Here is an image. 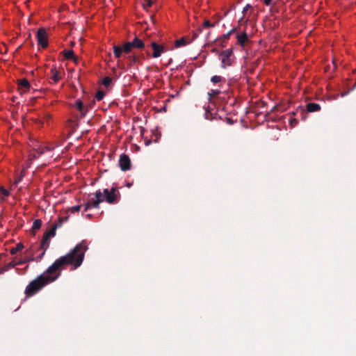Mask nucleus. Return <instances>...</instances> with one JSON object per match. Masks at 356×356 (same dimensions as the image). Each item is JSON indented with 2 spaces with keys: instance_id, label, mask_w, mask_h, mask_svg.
Instances as JSON below:
<instances>
[{
  "instance_id": "nucleus-3",
  "label": "nucleus",
  "mask_w": 356,
  "mask_h": 356,
  "mask_svg": "<svg viewBox=\"0 0 356 356\" xmlns=\"http://www.w3.org/2000/svg\"><path fill=\"white\" fill-rule=\"evenodd\" d=\"M232 49H227L222 51L220 53V57L221 59V67L226 68L227 66H230L232 63Z\"/></svg>"
},
{
  "instance_id": "nucleus-34",
  "label": "nucleus",
  "mask_w": 356,
  "mask_h": 356,
  "mask_svg": "<svg viewBox=\"0 0 356 356\" xmlns=\"http://www.w3.org/2000/svg\"><path fill=\"white\" fill-rule=\"evenodd\" d=\"M92 208L90 204L87 202L84 205V212L87 211L89 209Z\"/></svg>"
},
{
  "instance_id": "nucleus-32",
  "label": "nucleus",
  "mask_w": 356,
  "mask_h": 356,
  "mask_svg": "<svg viewBox=\"0 0 356 356\" xmlns=\"http://www.w3.org/2000/svg\"><path fill=\"white\" fill-rule=\"evenodd\" d=\"M33 121L35 123L38 124L40 126H42L44 123L42 120L38 118L33 119Z\"/></svg>"
},
{
  "instance_id": "nucleus-21",
  "label": "nucleus",
  "mask_w": 356,
  "mask_h": 356,
  "mask_svg": "<svg viewBox=\"0 0 356 356\" xmlns=\"http://www.w3.org/2000/svg\"><path fill=\"white\" fill-rule=\"evenodd\" d=\"M186 44V42L184 38H181L179 40H177L175 42V45L177 47H180Z\"/></svg>"
},
{
  "instance_id": "nucleus-12",
  "label": "nucleus",
  "mask_w": 356,
  "mask_h": 356,
  "mask_svg": "<svg viewBox=\"0 0 356 356\" xmlns=\"http://www.w3.org/2000/svg\"><path fill=\"white\" fill-rule=\"evenodd\" d=\"M129 42L133 48L143 49L145 47L144 42L138 37H135V38Z\"/></svg>"
},
{
  "instance_id": "nucleus-11",
  "label": "nucleus",
  "mask_w": 356,
  "mask_h": 356,
  "mask_svg": "<svg viewBox=\"0 0 356 356\" xmlns=\"http://www.w3.org/2000/svg\"><path fill=\"white\" fill-rule=\"evenodd\" d=\"M74 107L79 111L81 118H83L88 112V109L85 107L81 99H77L75 102Z\"/></svg>"
},
{
  "instance_id": "nucleus-25",
  "label": "nucleus",
  "mask_w": 356,
  "mask_h": 356,
  "mask_svg": "<svg viewBox=\"0 0 356 356\" xmlns=\"http://www.w3.org/2000/svg\"><path fill=\"white\" fill-rule=\"evenodd\" d=\"M104 95H105V93L104 91L98 90L97 92L96 93L95 97L97 98V100L99 101L104 98Z\"/></svg>"
},
{
  "instance_id": "nucleus-31",
  "label": "nucleus",
  "mask_w": 356,
  "mask_h": 356,
  "mask_svg": "<svg viewBox=\"0 0 356 356\" xmlns=\"http://www.w3.org/2000/svg\"><path fill=\"white\" fill-rule=\"evenodd\" d=\"M235 31L234 29L229 31L227 34L223 35V39L225 40H228L229 38L230 35Z\"/></svg>"
},
{
  "instance_id": "nucleus-9",
  "label": "nucleus",
  "mask_w": 356,
  "mask_h": 356,
  "mask_svg": "<svg viewBox=\"0 0 356 356\" xmlns=\"http://www.w3.org/2000/svg\"><path fill=\"white\" fill-rule=\"evenodd\" d=\"M119 193L117 191L116 187H112L110 192L106 196V201L109 204H113L118 200Z\"/></svg>"
},
{
  "instance_id": "nucleus-43",
  "label": "nucleus",
  "mask_w": 356,
  "mask_h": 356,
  "mask_svg": "<svg viewBox=\"0 0 356 356\" xmlns=\"http://www.w3.org/2000/svg\"><path fill=\"white\" fill-rule=\"evenodd\" d=\"M87 216H88V218H90V214H88Z\"/></svg>"
},
{
  "instance_id": "nucleus-28",
  "label": "nucleus",
  "mask_w": 356,
  "mask_h": 356,
  "mask_svg": "<svg viewBox=\"0 0 356 356\" xmlns=\"http://www.w3.org/2000/svg\"><path fill=\"white\" fill-rule=\"evenodd\" d=\"M215 24L211 23L209 20H205L203 23V26L204 28L214 27Z\"/></svg>"
},
{
  "instance_id": "nucleus-4",
  "label": "nucleus",
  "mask_w": 356,
  "mask_h": 356,
  "mask_svg": "<svg viewBox=\"0 0 356 356\" xmlns=\"http://www.w3.org/2000/svg\"><path fill=\"white\" fill-rule=\"evenodd\" d=\"M36 37L38 45L41 46L44 49L48 47V38L45 29H39L37 32Z\"/></svg>"
},
{
  "instance_id": "nucleus-42",
  "label": "nucleus",
  "mask_w": 356,
  "mask_h": 356,
  "mask_svg": "<svg viewBox=\"0 0 356 356\" xmlns=\"http://www.w3.org/2000/svg\"><path fill=\"white\" fill-rule=\"evenodd\" d=\"M28 261H34V259H33V258H31V259H29Z\"/></svg>"
},
{
  "instance_id": "nucleus-1",
  "label": "nucleus",
  "mask_w": 356,
  "mask_h": 356,
  "mask_svg": "<svg viewBox=\"0 0 356 356\" xmlns=\"http://www.w3.org/2000/svg\"><path fill=\"white\" fill-rule=\"evenodd\" d=\"M88 250L85 240L77 244L69 253L56 259L42 274L32 280L26 287L24 293L26 297H32L38 293L48 284L56 280L60 275V271L67 265L72 269L79 267Z\"/></svg>"
},
{
  "instance_id": "nucleus-15",
  "label": "nucleus",
  "mask_w": 356,
  "mask_h": 356,
  "mask_svg": "<svg viewBox=\"0 0 356 356\" xmlns=\"http://www.w3.org/2000/svg\"><path fill=\"white\" fill-rule=\"evenodd\" d=\"M307 110L308 112H316L321 110V106L316 103H308L306 105Z\"/></svg>"
},
{
  "instance_id": "nucleus-39",
  "label": "nucleus",
  "mask_w": 356,
  "mask_h": 356,
  "mask_svg": "<svg viewBox=\"0 0 356 356\" xmlns=\"http://www.w3.org/2000/svg\"><path fill=\"white\" fill-rule=\"evenodd\" d=\"M26 261H24V260H20V261H19L16 262V264H17V265H21V264H24V263H26Z\"/></svg>"
},
{
  "instance_id": "nucleus-17",
  "label": "nucleus",
  "mask_w": 356,
  "mask_h": 356,
  "mask_svg": "<svg viewBox=\"0 0 356 356\" xmlns=\"http://www.w3.org/2000/svg\"><path fill=\"white\" fill-rule=\"evenodd\" d=\"M60 227V224H54L50 230L44 233L45 236H47L48 238L54 237L56 235V231L58 227Z\"/></svg>"
},
{
  "instance_id": "nucleus-2",
  "label": "nucleus",
  "mask_w": 356,
  "mask_h": 356,
  "mask_svg": "<svg viewBox=\"0 0 356 356\" xmlns=\"http://www.w3.org/2000/svg\"><path fill=\"white\" fill-rule=\"evenodd\" d=\"M133 47H131V44L129 42L124 43L122 46H113V54L116 58H120L123 53L126 54H129L131 51Z\"/></svg>"
},
{
  "instance_id": "nucleus-30",
  "label": "nucleus",
  "mask_w": 356,
  "mask_h": 356,
  "mask_svg": "<svg viewBox=\"0 0 356 356\" xmlns=\"http://www.w3.org/2000/svg\"><path fill=\"white\" fill-rule=\"evenodd\" d=\"M15 266H17L16 262L11 261V262L7 264L6 265H5L4 266L6 267V269L7 270H8L9 269L14 268Z\"/></svg>"
},
{
  "instance_id": "nucleus-18",
  "label": "nucleus",
  "mask_w": 356,
  "mask_h": 356,
  "mask_svg": "<svg viewBox=\"0 0 356 356\" xmlns=\"http://www.w3.org/2000/svg\"><path fill=\"white\" fill-rule=\"evenodd\" d=\"M51 76L50 79L51 80H53L54 83H57L60 79L59 72L56 70V68H53L51 70Z\"/></svg>"
},
{
  "instance_id": "nucleus-24",
  "label": "nucleus",
  "mask_w": 356,
  "mask_h": 356,
  "mask_svg": "<svg viewBox=\"0 0 356 356\" xmlns=\"http://www.w3.org/2000/svg\"><path fill=\"white\" fill-rule=\"evenodd\" d=\"M152 5V0H143V6L144 7L145 9H147L148 8L151 7Z\"/></svg>"
},
{
  "instance_id": "nucleus-33",
  "label": "nucleus",
  "mask_w": 356,
  "mask_h": 356,
  "mask_svg": "<svg viewBox=\"0 0 356 356\" xmlns=\"http://www.w3.org/2000/svg\"><path fill=\"white\" fill-rule=\"evenodd\" d=\"M290 124L292 127H294L298 124V120L296 119H292L290 120Z\"/></svg>"
},
{
  "instance_id": "nucleus-16",
  "label": "nucleus",
  "mask_w": 356,
  "mask_h": 356,
  "mask_svg": "<svg viewBox=\"0 0 356 356\" xmlns=\"http://www.w3.org/2000/svg\"><path fill=\"white\" fill-rule=\"evenodd\" d=\"M65 58L67 60H74L75 62L77 60V57L75 56L74 53L72 50L65 49L62 52Z\"/></svg>"
},
{
  "instance_id": "nucleus-41",
  "label": "nucleus",
  "mask_w": 356,
  "mask_h": 356,
  "mask_svg": "<svg viewBox=\"0 0 356 356\" xmlns=\"http://www.w3.org/2000/svg\"><path fill=\"white\" fill-rule=\"evenodd\" d=\"M49 118H50V115H49V114H45V115H44V120H47H47H49Z\"/></svg>"
},
{
  "instance_id": "nucleus-23",
  "label": "nucleus",
  "mask_w": 356,
  "mask_h": 356,
  "mask_svg": "<svg viewBox=\"0 0 356 356\" xmlns=\"http://www.w3.org/2000/svg\"><path fill=\"white\" fill-rule=\"evenodd\" d=\"M0 195H3V197H8L10 195V192L3 186H0Z\"/></svg>"
},
{
  "instance_id": "nucleus-36",
  "label": "nucleus",
  "mask_w": 356,
  "mask_h": 356,
  "mask_svg": "<svg viewBox=\"0 0 356 356\" xmlns=\"http://www.w3.org/2000/svg\"><path fill=\"white\" fill-rule=\"evenodd\" d=\"M7 271L5 266L0 268V275Z\"/></svg>"
},
{
  "instance_id": "nucleus-38",
  "label": "nucleus",
  "mask_w": 356,
  "mask_h": 356,
  "mask_svg": "<svg viewBox=\"0 0 356 356\" xmlns=\"http://www.w3.org/2000/svg\"><path fill=\"white\" fill-rule=\"evenodd\" d=\"M273 0H264V3L267 6H269Z\"/></svg>"
},
{
  "instance_id": "nucleus-14",
  "label": "nucleus",
  "mask_w": 356,
  "mask_h": 356,
  "mask_svg": "<svg viewBox=\"0 0 356 356\" xmlns=\"http://www.w3.org/2000/svg\"><path fill=\"white\" fill-rule=\"evenodd\" d=\"M42 225V222L40 219H36L33 221L32 228H31V234L35 236L36 234V230L39 229Z\"/></svg>"
},
{
  "instance_id": "nucleus-20",
  "label": "nucleus",
  "mask_w": 356,
  "mask_h": 356,
  "mask_svg": "<svg viewBox=\"0 0 356 356\" xmlns=\"http://www.w3.org/2000/svg\"><path fill=\"white\" fill-rule=\"evenodd\" d=\"M81 208V205L72 207L66 211V214L68 215L69 212H70L71 213H74L75 212H79L80 211Z\"/></svg>"
},
{
  "instance_id": "nucleus-19",
  "label": "nucleus",
  "mask_w": 356,
  "mask_h": 356,
  "mask_svg": "<svg viewBox=\"0 0 356 356\" xmlns=\"http://www.w3.org/2000/svg\"><path fill=\"white\" fill-rule=\"evenodd\" d=\"M24 245L23 243H18L17 245H16V247L15 248H13L11 250H10V254L14 255L15 254H17V252L19 251H21L23 248H24Z\"/></svg>"
},
{
  "instance_id": "nucleus-22",
  "label": "nucleus",
  "mask_w": 356,
  "mask_h": 356,
  "mask_svg": "<svg viewBox=\"0 0 356 356\" xmlns=\"http://www.w3.org/2000/svg\"><path fill=\"white\" fill-rule=\"evenodd\" d=\"M222 80V77L220 76L215 75L211 78V81L213 83H218Z\"/></svg>"
},
{
  "instance_id": "nucleus-35",
  "label": "nucleus",
  "mask_w": 356,
  "mask_h": 356,
  "mask_svg": "<svg viewBox=\"0 0 356 356\" xmlns=\"http://www.w3.org/2000/svg\"><path fill=\"white\" fill-rule=\"evenodd\" d=\"M220 93V91L218 90H213L211 91V95H218Z\"/></svg>"
},
{
  "instance_id": "nucleus-8",
  "label": "nucleus",
  "mask_w": 356,
  "mask_h": 356,
  "mask_svg": "<svg viewBox=\"0 0 356 356\" xmlns=\"http://www.w3.org/2000/svg\"><path fill=\"white\" fill-rule=\"evenodd\" d=\"M150 47L153 50V53L152 55L153 58L159 57L161 55V54L165 51L164 47L161 44H159L156 42H152L150 43Z\"/></svg>"
},
{
  "instance_id": "nucleus-7",
  "label": "nucleus",
  "mask_w": 356,
  "mask_h": 356,
  "mask_svg": "<svg viewBox=\"0 0 356 356\" xmlns=\"http://www.w3.org/2000/svg\"><path fill=\"white\" fill-rule=\"evenodd\" d=\"M50 243L49 238L47 236L43 235L39 249L42 250V252L38 257L37 260H40L44 255L46 250L49 248Z\"/></svg>"
},
{
  "instance_id": "nucleus-26",
  "label": "nucleus",
  "mask_w": 356,
  "mask_h": 356,
  "mask_svg": "<svg viewBox=\"0 0 356 356\" xmlns=\"http://www.w3.org/2000/svg\"><path fill=\"white\" fill-rule=\"evenodd\" d=\"M112 81V79L111 77L109 76H106L104 79H103V81H102V83L104 84V86H108L111 83Z\"/></svg>"
},
{
  "instance_id": "nucleus-13",
  "label": "nucleus",
  "mask_w": 356,
  "mask_h": 356,
  "mask_svg": "<svg viewBox=\"0 0 356 356\" xmlns=\"http://www.w3.org/2000/svg\"><path fill=\"white\" fill-rule=\"evenodd\" d=\"M248 41V34L245 32L237 35V42L239 45L243 47L246 42Z\"/></svg>"
},
{
  "instance_id": "nucleus-37",
  "label": "nucleus",
  "mask_w": 356,
  "mask_h": 356,
  "mask_svg": "<svg viewBox=\"0 0 356 356\" xmlns=\"http://www.w3.org/2000/svg\"><path fill=\"white\" fill-rule=\"evenodd\" d=\"M109 192H110V191L108 189L106 188L104 190V192L102 193V194L104 193L106 197L107 195V194L109 193Z\"/></svg>"
},
{
  "instance_id": "nucleus-40",
  "label": "nucleus",
  "mask_w": 356,
  "mask_h": 356,
  "mask_svg": "<svg viewBox=\"0 0 356 356\" xmlns=\"http://www.w3.org/2000/svg\"><path fill=\"white\" fill-rule=\"evenodd\" d=\"M250 8V5L248 4L244 8H243V13H245L246 12L248 8Z\"/></svg>"
},
{
  "instance_id": "nucleus-10",
  "label": "nucleus",
  "mask_w": 356,
  "mask_h": 356,
  "mask_svg": "<svg viewBox=\"0 0 356 356\" xmlns=\"http://www.w3.org/2000/svg\"><path fill=\"white\" fill-rule=\"evenodd\" d=\"M17 86L22 92L28 91L31 88L30 82L25 78L17 80Z\"/></svg>"
},
{
  "instance_id": "nucleus-29",
  "label": "nucleus",
  "mask_w": 356,
  "mask_h": 356,
  "mask_svg": "<svg viewBox=\"0 0 356 356\" xmlns=\"http://www.w3.org/2000/svg\"><path fill=\"white\" fill-rule=\"evenodd\" d=\"M127 59L129 60L131 63H136L138 61V58L134 55H130L127 56Z\"/></svg>"
},
{
  "instance_id": "nucleus-6",
  "label": "nucleus",
  "mask_w": 356,
  "mask_h": 356,
  "mask_svg": "<svg viewBox=\"0 0 356 356\" xmlns=\"http://www.w3.org/2000/svg\"><path fill=\"white\" fill-rule=\"evenodd\" d=\"M119 165H120V169L122 171H127V170H129L131 168V160H130L129 157L127 154H122L120 156Z\"/></svg>"
},
{
  "instance_id": "nucleus-5",
  "label": "nucleus",
  "mask_w": 356,
  "mask_h": 356,
  "mask_svg": "<svg viewBox=\"0 0 356 356\" xmlns=\"http://www.w3.org/2000/svg\"><path fill=\"white\" fill-rule=\"evenodd\" d=\"M95 198H90L88 202L92 208H98L101 202L104 201V195L100 190H98L95 193Z\"/></svg>"
},
{
  "instance_id": "nucleus-27",
  "label": "nucleus",
  "mask_w": 356,
  "mask_h": 356,
  "mask_svg": "<svg viewBox=\"0 0 356 356\" xmlns=\"http://www.w3.org/2000/svg\"><path fill=\"white\" fill-rule=\"evenodd\" d=\"M68 220H69V216L67 214L66 216L59 217L58 218V222L57 224H60V227H61L63 223L64 222H67Z\"/></svg>"
}]
</instances>
